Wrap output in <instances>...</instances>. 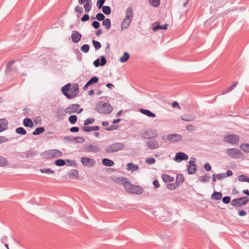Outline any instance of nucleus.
Instances as JSON below:
<instances>
[{
  "mask_svg": "<svg viewBox=\"0 0 249 249\" xmlns=\"http://www.w3.org/2000/svg\"><path fill=\"white\" fill-rule=\"evenodd\" d=\"M95 121V119L93 118H89L86 119L84 122V124L87 125L89 124L93 123Z\"/></svg>",
  "mask_w": 249,
  "mask_h": 249,
  "instance_id": "obj_52",
  "label": "nucleus"
},
{
  "mask_svg": "<svg viewBox=\"0 0 249 249\" xmlns=\"http://www.w3.org/2000/svg\"><path fill=\"white\" fill-rule=\"evenodd\" d=\"M168 24H165L164 25H156L155 26L153 27V30L154 31H156L158 30L161 29V30H166L167 29Z\"/></svg>",
  "mask_w": 249,
  "mask_h": 249,
  "instance_id": "obj_33",
  "label": "nucleus"
},
{
  "mask_svg": "<svg viewBox=\"0 0 249 249\" xmlns=\"http://www.w3.org/2000/svg\"><path fill=\"white\" fill-rule=\"evenodd\" d=\"M105 1L106 0H97L96 5L99 9L101 8L102 6H103V5Z\"/></svg>",
  "mask_w": 249,
  "mask_h": 249,
  "instance_id": "obj_59",
  "label": "nucleus"
},
{
  "mask_svg": "<svg viewBox=\"0 0 249 249\" xmlns=\"http://www.w3.org/2000/svg\"><path fill=\"white\" fill-rule=\"evenodd\" d=\"M74 142L79 143H82L85 141V139L81 137H76L74 138Z\"/></svg>",
  "mask_w": 249,
  "mask_h": 249,
  "instance_id": "obj_53",
  "label": "nucleus"
},
{
  "mask_svg": "<svg viewBox=\"0 0 249 249\" xmlns=\"http://www.w3.org/2000/svg\"><path fill=\"white\" fill-rule=\"evenodd\" d=\"M149 2L151 5L155 7H157L159 6L160 4V0H149Z\"/></svg>",
  "mask_w": 249,
  "mask_h": 249,
  "instance_id": "obj_49",
  "label": "nucleus"
},
{
  "mask_svg": "<svg viewBox=\"0 0 249 249\" xmlns=\"http://www.w3.org/2000/svg\"><path fill=\"white\" fill-rule=\"evenodd\" d=\"M8 164V161L4 157L0 156V167H4Z\"/></svg>",
  "mask_w": 249,
  "mask_h": 249,
  "instance_id": "obj_38",
  "label": "nucleus"
},
{
  "mask_svg": "<svg viewBox=\"0 0 249 249\" xmlns=\"http://www.w3.org/2000/svg\"><path fill=\"white\" fill-rule=\"evenodd\" d=\"M225 153L227 155L234 159H240L243 156L241 151L237 148H228L226 150Z\"/></svg>",
  "mask_w": 249,
  "mask_h": 249,
  "instance_id": "obj_5",
  "label": "nucleus"
},
{
  "mask_svg": "<svg viewBox=\"0 0 249 249\" xmlns=\"http://www.w3.org/2000/svg\"><path fill=\"white\" fill-rule=\"evenodd\" d=\"M193 160H191L189 162V165L187 166V170L189 174L191 175L196 173V165L195 163V158H192Z\"/></svg>",
  "mask_w": 249,
  "mask_h": 249,
  "instance_id": "obj_13",
  "label": "nucleus"
},
{
  "mask_svg": "<svg viewBox=\"0 0 249 249\" xmlns=\"http://www.w3.org/2000/svg\"><path fill=\"white\" fill-rule=\"evenodd\" d=\"M162 179L164 182H172L174 180V178L166 174H164L161 176Z\"/></svg>",
  "mask_w": 249,
  "mask_h": 249,
  "instance_id": "obj_26",
  "label": "nucleus"
},
{
  "mask_svg": "<svg viewBox=\"0 0 249 249\" xmlns=\"http://www.w3.org/2000/svg\"><path fill=\"white\" fill-rule=\"evenodd\" d=\"M178 186L175 183H170L166 185V187L170 190H173L178 187Z\"/></svg>",
  "mask_w": 249,
  "mask_h": 249,
  "instance_id": "obj_44",
  "label": "nucleus"
},
{
  "mask_svg": "<svg viewBox=\"0 0 249 249\" xmlns=\"http://www.w3.org/2000/svg\"><path fill=\"white\" fill-rule=\"evenodd\" d=\"M148 147L150 149H154L159 147V142L155 140H151L147 142Z\"/></svg>",
  "mask_w": 249,
  "mask_h": 249,
  "instance_id": "obj_20",
  "label": "nucleus"
},
{
  "mask_svg": "<svg viewBox=\"0 0 249 249\" xmlns=\"http://www.w3.org/2000/svg\"><path fill=\"white\" fill-rule=\"evenodd\" d=\"M146 163L148 164L151 165L155 162V160L153 158H148L145 160Z\"/></svg>",
  "mask_w": 249,
  "mask_h": 249,
  "instance_id": "obj_58",
  "label": "nucleus"
},
{
  "mask_svg": "<svg viewBox=\"0 0 249 249\" xmlns=\"http://www.w3.org/2000/svg\"><path fill=\"white\" fill-rule=\"evenodd\" d=\"M55 164L58 166H62L65 165L66 162L63 159H58L55 161Z\"/></svg>",
  "mask_w": 249,
  "mask_h": 249,
  "instance_id": "obj_46",
  "label": "nucleus"
},
{
  "mask_svg": "<svg viewBox=\"0 0 249 249\" xmlns=\"http://www.w3.org/2000/svg\"><path fill=\"white\" fill-rule=\"evenodd\" d=\"M71 83H68L61 88V91L63 94L69 99V97L70 96L69 95V93L68 92V91L70 90V88L71 87Z\"/></svg>",
  "mask_w": 249,
  "mask_h": 249,
  "instance_id": "obj_22",
  "label": "nucleus"
},
{
  "mask_svg": "<svg viewBox=\"0 0 249 249\" xmlns=\"http://www.w3.org/2000/svg\"><path fill=\"white\" fill-rule=\"evenodd\" d=\"M79 92V86L77 84H73L72 87L70 88L69 99L74 98Z\"/></svg>",
  "mask_w": 249,
  "mask_h": 249,
  "instance_id": "obj_12",
  "label": "nucleus"
},
{
  "mask_svg": "<svg viewBox=\"0 0 249 249\" xmlns=\"http://www.w3.org/2000/svg\"><path fill=\"white\" fill-rule=\"evenodd\" d=\"M101 149L97 144H89L85 148V151L87 152H97L100 151Z\"/></svg>",
  "mask_w": 249,
  "mask_h": 249,
  "instance_id": "obj_15",
  "label": "nucleus"
},
{
  "mask_svg": "<svg viewBox=\"0 0 249 249\" xmlns=\"http://www.w3.org/2000/svg\"><path fill=\"white\" fill-rule=\"evenodd\" d=\"M240 147L244 152L249 153V144L242 143L240 145Z\"/></svg>",
  "mask_w": 249,
  "mask_h": 249,
  "instance_id": "obj_41",
  "label": "nucleus"
},
{
  "mask_svg": "<svg viewBox=\"0 0 249 249\" xmlns=\"http://www.w3.org/2000/svg\"><path fill=\"white\" fill-rule=\"evenodd\" d=\"M125 147L123 142H114L106 146L105 151L107 153H113L123 150Z\"/></svg>",
  "mask_w": 249,
  "mask_h": 249,
  "instance_id": "obj_4",
  "label": "nucleus"
},
{
  "mask_svg": "<svg viewBox=\"0 0 249 249\" xmlns=\"http://www.w3.org/2000/svg\"><path fill=\"white\" fill-rule=\"evenodd\" d=\"M95 108L97 112L104 114H110L113 110V107L110 104L101 101L98 102Z\"/></svg>",
  "mask_w": 249,
  "mask_h": 249,
  "instance_id": "obj_2",
  "label": "nucleus"
},
{
  "mask_svg": "<svg viewBox=\"0 0 249 249\" xmlns=\"http://www.w3.org/2000/svg\"><path fill=\"white\" fill-rule=\"evenodd\" d=\"M249 178L245 175H240L238 176V180L241 182H248Z\"/></svg>",
  "mask_w": 249,
  "mask_h": 249,
  "instance_id": "obj_51",
  "label": "nucleus"
},
{
  "mask_svg": "<svg viewBox=\"0 0 249 249\" xmlns=\"http://www.w3.org/2000/svg\"><path fill=\"white\" fill-rule=\"evenodd\" d=\"M210 178V176L205 175L204 176H201L199 179L202 182H207L209 181Z\"/></svg>",
  "mask_w": 249,
  "mask_h": 249,
  "instance_id": "obj_42",
  "label": "nucleus"
},
{
  "mask_svg": "<svg viewBox=\"0 0 249 249\" xmlns=\"http://www.w3.org/2000/svg\"><path fill=\"white\" fill-rule=\"evenodd\" d=\"M127 169L129 171L134 172L139 169V166L138 165L133 164V163H128L127 164Z\"/></svg>",
  "mask_w": 249,
  "mask_h": 249,
  "instance_id": "obj_27",
  "label": "nucleus"
},
{
  "mask_svg": "<svg viewBox=\"0 0 249 249\" xmlns=\"http://www.w3.org/2000/svg\"><path fill=\"white\" fill-rule=\"evenodd\" d=\"M93 45L96 50H99L101 48L102 45L100 42L98 41L93 40H92Z\"/></svg>",
  "mask_w": 249,
  "mask_h": 249,
  "instance_id": "obj_47",
  "label": "nucleus"
},
{
  "mask_svg": "<svg viewBox=\"0 0 249 249\" xmlns=\"http://www.w3.org/2000/svg\"><path fill=\"white\" fill-rule=\"evenodd\" d=\"M91 25L96 29H98L100 25V23L97 21H93Z\"/></svg>",
  "mask_w": 249,
  "mask_h": 249,
  "instance_id": "obj_62",
  "label": "nucleus"
},
{
  "mask_svg": "<svg viewBox=\"0 0 249 249\" xmlns=\"http://www.w3.org/2000/svg\"><path fill=\"white\" fill-rule=\"evenodd\" d=\"M95 18H96L99 21H103V20H104L105 19V16L103 14H102L101 13H98L96 15V17L95 18H94V17H92V19H94Z\"/></svg>",
  "mask_w": 249,
  "mask_h": 249,
  "instance_id": "obj_43",
  "label": "nucleus"
},
{
  "mask_svg": "<svg viewBox=\"0 0 249 249\" xmlns=\"http://www.w3.org/2000/svg\"><path fill=\"white\" fill-rule=\"evenodd\" d=\"M77 120V117L75 115H71L69 118V121L71 124H74Z\"/></svg>",
  "mask_w": 249,
  "mask_h": 249,
  "instance_id": "obj_45",
  "label": "nucleus"
},
{
  "mask_svg": "<svg viewBox=\"0 0 249 249\" xmlns=\"http://www.w3.org/2000/svg\"><path fill=\"white\" fill-rule=\"evenodd\" d=\"M158 133L155 129H149L143 132L141 134V136L146 139H154L158 136Z\"/></svg>",
  "mask_w": 249,
  "mask_h": 249,
  "instance_id": "obj_10",
  "label": "nucleus"
},
{
  "mask_svg": "<svg viewBox=\"0 0 249 249\" xmlns=\"http://www.w3.org/2000/svg\"><path fill=\"white\" fill-rule=\"evenodd\" d=\"M130 55L127 52H124L123 56L120 58V61L122 63L126 62L129 58Z\"/></svg>",
  "mask_w": 249,
  "mask_h": 249,
  "instance_id": "obj_35",
  "label": "nucleus"
},
{
  "mask_svg": "<svg viewBox=\"0 0 249 249\" xmlns=\"http://www.w3.org/2000/svg\"><path fill=\"white\" fill-rule=\"evenodd\" d=\"M45 131V128L44 127H39L36 128L35 131L33 132V135H38L43 132H44Z\"/></svg>",
  "mask_w": 249,
  "mask_h": 249,
  "instance_id": "obj_36",
  "label": "nucleus"
},
{
  "mask_svg": "<svg viewBox=\"0 0 249 249\" xmlns=\"http://www.w3.org/2000/svg\"><path fill=\"white\" fill-rule=\"evenodd\" d=\"M239 136L236 134L226 135L223 139L224 142L230 143L232 145H236L239 142Z\"/></svg>",
  "mask_w": 249,
  "mask_h": 249,
  "instance_id": "obj_7",
  "label": "nucleus"
},
{
  "mask_svg": "<svg viewBox=\"0 0 249 249\" xmlns=\"http://www.w3.org/2000/svg\"><path fill=\"white\" fill-rule=\"evenodd\" d=\"M217 179L221 180L226 177L225 173L218 174L216 175Z\"/></svg>",
  "mask_w": 249,
  "mask_h": 249,
  "instance_id": "obj_63",
  "label": "nucleus"
},
{
  "mask_svg": "<svg viewBox=\"0 0 249 249\" xmlns=\"http://www.w3.org/2000/svg\"><path fill=\"white\" fill-rule=\"evenodd\" d=\"M101 8L103 12L107 15H109L111 12V8L109 6H103Z\"/></svg>",
  "mask_w": 249,
  "mask_h": 249,
  "instance_id": "obj_37",
  "label": "nucleus"
},
{
  "mask_svg": "<svg viewBox=\"0 0 249 249\" xmlns=\"http://www.w3.org/2000/svg\"><path fill=\"white\" fill-rule=\"evenodd\" d=\"M81 162L84 166L88 167H92L95 164L94 159L87 157H82Z\"/></svg>",
  "mask_w": 249,
  "mask_h": 249,
  "instance_id": "obj_11",
  "label": "nucleus"
},
{
  "mask_svg": "<svg viewBox=\"0 0 249 249\" xmlns=\"http://www.w3.org/2000/svg\"><path fill=\"white\" fill-rule=\"evenodd\" d=\"M101 59V63H100V66H103L105 65L107 63V60L106 59V57L104 55H102L100 56Z\"/></svg>",
  "mask_w": 249,
  "mask_h": 249,
  "instance_id": "obj_60",
  "label": "nucleus"
},
{
  "mask_svg": "<svg viewBox=\"0 0 249 249\" xmlns=\"http://www.w3.org/2000/svg\"><path fill=\"white\" fill-rule=\"evenodd\" d=\"M74 11L76 13H78L79 14H81L83 12V9L81 6L77 5L75 6V7L74 8Z\"/></svg>",
  "mask_w": 249,
  "mask_h": 249,
  "instance_id": "obj_57",
  "label": "nucleus"
},
{
  "mask_svg": "<svg viewBox=\"0 0 249 249\" xmlns=\"http://www.w3.org/2000/svg\"><path fill=\"white\" fill-rule=\"evenodd\" d=\"M222 194L221 192H217L216 191H214L213 193L212 194L211 196V198L213 200H219L222 198Z\"/></svg>",
  "mask_w": 249,
  "mask_h": 249,
  "instance_id": "obj_29",
  "label": "nucleus"
},
{
  "mask_svg": "<svg viewBox=\"0 0 249 249\" xmlns=\"http://www.w3.org/2000/svg\"><path fill=\"white\" fill-rule=\"evenodd\" d=\"M82 35L78 31H73L71 33V38L73 42L78 43L81 38Z\"/></svg>",
  "mask_w": 249,
  "mask_h": 249,
  "instance_id": "obj_17",
  "label": "nucleus"
},
{
  "mask_svg": "<svg viewBox=\"0 0 249 249\" xmlns=\"http://www.w3.org/2000/svg\"><path fill=\"white\" fill-rule=\"evenodd\" d=\"M133 9L131 7H129L126 10L125 16L121 25V29L122 30H124L128 27L133 19Z\"/></svg>",
  "mask_w": 249,
  "mask_h": 249,
  "instance_id": "obj_3",
  "label": "nucleus"
},
{
  "mask_svg": "<svg viewBox=\"0 0 249 249\" xmlns=\"http://www.w3.org/2000/svg\"><path fill=\"white\" fill-rule=\"evenodd\" d=\"M68 175L72 178H76L78 176V171L76 169L71 170L68 172Z\"/></svg>",
  "mask_w": 249,
  "mask_h": 249,
  "instance_id": "obj_32",
  "label": "nucleus"
},
{
  "mask_svg": "<svg viewBox=\"0 0 249 249\" xmlns=\"http://www.w3.org/2000/svg\"><path fill=\"white\" fill-rule=\"evenodd\" d=\"M8 122L6 119H0V132L6 130L8 128Z\"/></svg>",
  "mask_w": 249,
  "mask_h": 249,
  "instance_id": "obj_18",
  "label": "nucleus"
},
{
  "mask_svg": "<svg viewBox=\"0 0 249 249\" xmlns=\"http://www.w3.org/2000/svg\"><path fill=\"white\" fill-rule=\"evenodd\" d=\"M182 120L186 122H192L195 120V117L191 115L185 114L180 116Z\"/></svg>",
  "mask_w": 249,
  "mask_h": 249,
  "instance_id": "obj_24",
  "label": "nucleus"
},
{
  "mask_svg": "<svg viewBox=\"0 0 249 249\" xmlns=\"http://www.w3.org/2000/svg\"><path fill=\"white\" fill-rule=\"evenodd\" d=\"M83 110V109L82 108H80V105L79 104H73L70 105L69 107L66 108L64 111L66 113L71 114L76 112L79 114L82 112Z\"/></svg>",
  "mask_w": 249,
  "mask_h": 249,
  "instance_id": "obj_8",
  "label": "nucleus"
},
{
  "mask_svg": "<svg viewBox=\"0 0 249 249\" xmlns=\"http://www.w3.org/2000/svg\"><path fill=\"white\" fill-rule=\"evenodd\" d=\"M43 155L47 159H53L61 157L62 153L57 149H50L45 151Z\"/></svg>",
  "mask_w": 249,
  "mask_h": 249,
  "instance_id": "obj_6",
  "label": "nucleus"
},
{
  "mask_svg": "<svg viewBox=\"0 0 249 249\" xmlns=\"http://www.w3.org/2000/svg\"><path fill=\"white\" fill-rule=\"evenodd\" d=\"M89 15H88V14H84V15H83V16L81 18V20L82 21L84 22V21H86L89 20Z\"/></svg>",
  "mask_w": 249,
  "mask_h": 249,
  "instance_id": "obj_64",
  "label": "nucleus"
},
{
  "mask_svg": "<svg viewBox=\"0 0 249 249\" xmlns=\"http://www.w3.org/2000/svg\"><path fill=\"white\" fill-rule=\"evenodd\" d=\"M184 181V178L183 175L182 174H178L176 177V183L179 186L181 184H182Z\"/></svg>",
  "mask_w": 249,
  "mask_h": 249,
  "instance_id": "obj_31",
  "label": "nucleus"
},
{
  "mask_svg": "<svg viewBox=\"0 0 249 249\" xmlns=\"http://www.w3.org/2000/svg\"><path fill=\"white\" fill-rule=\"evenodd\" d=\"M40 172L43 174H53L54 172L50 168H43L40 170Z\"/></svg>",
  "mask_w": 249,
  "mask_h": 249,
  "instance_id": "obj_40",
  "label": "nucleus"
},
{
  "mask_svg": "<svg viewBox=\"0 0 249 249\" xmlns=\"http://www.w3.org/2000/svg\"><path fill=\"white\" fill-rule=\"evenodd\" d=\"M139 111L142 114L146 115L148 117L154 118L156 117V114L153 112H152L150 110L143 109V108H140L139 109Z\"/></svg>",
  "mask_w": 249,
  "mask_h": 249,
  "instance_id": "obj_21",
  "label": "nucleus"
},
{
  "mask_svg": "<svg viewBox=\"0 0 249 249\" xmlns=\"http://www.w3.org/2000/svg\"><path fill=\"white\" fill-rule=\"evenodd\" d=\"M15 131L17 133L22 135H25L27 133L26 130L22 127H19L16 128Z\"/></svg>",
  "mask_w": 249,
  "mask_h": 249,
  "instance_id": "obj_39",
  "label": "nucleus"
},
{
  "mask_svg": "<svg viewBox=\"0 0 249 249\" xmlns=\"http://www.w3.org/2000/svg\"><path fill=\"white\" fill-rule=\"evenodd\" d=\"M26 155L27 158L33 157L36 155V153L34 150L32 149H30L29 150L26 152Z\"/></svg>",
  "mask_w": 249,
  "mask_h": 249,
  "instance_id": "obj_50",
  "label": "nucleus"
},
{
  "mask_svg": "<svg viewBox=\"0 0 249 249\" xmlns=\"http://www.w3.org/2000/svg\"><path fill=\"white\" fill-rule=\"evenodd\" d=\"M118 127L119 126L118 125H111L109 127L106 128V130L107 131H111L113 130L117 129L118 128Z\"/></svg>",
  "mask_w": 249,
  "mask_h": 249,
  "instance_id": "obj_61",
  "label": "nucleus"
},
{
  "mask_svg": "<svg viewBox=\"0 0 249 249\" xmlns=\"http://www.w3.org/2000/svg\"><path fill=\"white\" fill-rule=\"evenodd\" d=\"M14 62V60H12L8 62L6 66V69L5 71V74H8L11 71H13L12 65Z\"/></svg>",
  "mask_w": 249,
  "mask_h": 249,
  "instance_id": "obj_23",
  "label": "nucleus"
},
{
  "mask_svg": "<svg viewBox=\"0 0 249 249\" xmlns=\"http://www.w3.org/2000/svg\"><path fill=\"white\" fill-rule=\"evenodd\" d=\"M89 50V46L88 44H84L81 47V51L83 53H87Z\"/></svg>",
  "mask_w": 249,
  "mask_h": 249,
  "instance_id": "obj_48",
  "label": "nucleus"
},
{
  "mask_svg": "<svg viewBox=\"0 0 249 249\" xmlns=\"http://www.w3.org/2000/svg\"><path fill=\"white\" fill-rule=\"evenodd\" d=\"M167 139L172 142H176L180 141L182 139V136L178 134H172L168 135Z\"/></svg>",
  "mask_w": 249,
  "mask_h": 249,
  "instance_id": "obj_16",
  "label": "nucleus"
},
{
  "mask_svg": "<svg viewBox=\"0 0 249 249\" xmlns=\"http://www.w3.org/2000/svg\"><path fill=\"white\" fill-rule=\"evenodd\" d=\"M189 158L188 156L182 152H179L176 153L175 157H174V160L178 162H180L183 160H187Z\"/></svg>",
  "mask_w": 249,
  "mask_h": 249,
  "instance_id": "obj_14",
  "label": "nucleus"
},
{
  "mask_svg": "<svg viewBox=\"0 0 249 249\" xmlns=\"http://www.w3.org/2000/svg\"><path fill=\"white\" fill-rule=\"evenodd\" d=\"M23 125L26 127H32L34 126V124L32 120L28 118H26L23 121Z\"/></svg>",
  "mask_w": 249,
  "mask_h": 249,
  "instance_id": "obj_28",
  "label": "nucleus"
},
{
  "mask_svg": "<svg viewBox=\"0 0 249 249\" xmlns=\"http://www.w3.org/2000/svg\"><path fill=\"white\" fill-rule=\"evenodd\" d=\"M85 3L84 5V8L86 12H89L91 10L92 6L91 0H85Z\"/></svg>",
  "mask_w": 249,
  "mask_h": 249,
  "instance_id": "obj_25",
  "label": "nucleus"
},
{
  "mask_svg": "<svg viewBox=\"0 0 249 249\" xmlns=\"http://www.w3.org/2000/svg\"><path fill=\"white\" fill-rule=\"evenodd\" d=\"M102 163L105 166L109 167L112 166L114 164L113 160L107 158L103 159L102 160Z\"/></svg>",
  "mask_w": 249,
  "mask_h": 249,
  "instance_id": "obj_30",
  "label": "nucleus"
},
{
  "mask_svg": "<svg viewBox=\"0 0 249 249\" xmlns=\"http://www.w3.org/2000/svg\"><path fill=\"white\" fill-rule=\"evenodd\" d=\"M123 186L126 191L128 193L133 194H142L143 190L142 187L138 185H133L130 183L127 180V179L126 178H124L122 180Z\"/></svg>",
  "mask_w": 249,
  "mask_h": 249,
  "instance_id": "obj_1",
  "label": "nucleus"
},
{
  "mask_svg": "<svg viewBox=\"0 0 249 249\" xmlns=\"http://www.w3.org/2000/svg\"><path fill=\"white\" fill-rule=\"evenodd\" d=\"M102 25L106 27L107 30H109L111 27V21L109 18H106L103 20Z\"/></svg>",
  "mask_w": 249,
  "mask_h": 249,
  "instance_id": "obj_34",
  "label": "nucleus"
},
{
  "mask_svg": "<svg viewBox=\"0 0 249 249\" xmlns=\"http://www.w3.org/2000/svg\"><path fill=\"white\" fill-rule=\"evenodd\" d=\"M231 197L229 196H226L222 198V201L224 204H228L231 201Z\"/></svg>",
  "mask_w": 249,
  "mask_h": 249,
  "instance_id": "obj_54",
  "label": "nucleus"
},
{
  "mask_svg": "<svg viewBox=\"0 0 249 249\" xmlns=\"http://www.w3.org/2000/svg\"><path fill=\"white\" fill-rule=\"evenodd\" d=\"M81 129L84 131L87 132L93 131L92 126H82Z\"/></svg>",
  "mask_w": 249,
  "mask_h": 249,
  "instance_id": "obj_56",
  "label": "nucleus"
},
{
  "mask_svg": "<svg viewBox=\"0 0 249 249\" xmlns=\"http://www.w3.org/2000/svg\"><path fill=\"white\" fill-rule=\"evenodd\" d=\"M98 81L99 78L98 77L95 76L91 77L84 86L83 89L84 90H86L89 86L92 85V84L97 83Z\"/></svg>",
  "mask_w": 249,
  "mask_h": 249,
  "instance_id": "obj_19",
  "label": "nucleus"
},
{
  "mask_svg": "<svg viewBox=\"0 0 249 249\" xmlns=\"http://www.w3.org/2000/svg\"><path fill=\"white\" fill-rule=\"evenodd\" d=\"M249 201V197L245 196L233 199L231 201V205L233 207L237 208L246 205Z\"/></svg>",
  "mask_w": 249,
  "mask_h": 249,
  "instance_id": "obj_9",
  "label": "nucleus"
},
{
  "mask_svg": "<svg viewBox=\"0 0 249 249\" xmlns=\"http://www.w3.org/2000/svg\"><path fill=\"white\" fill-rule=\"evenodd\" d=\"M186 130L188 131H194L196 130L195 127L192 124H188L185 127Z\"/></svg>",
  "mask_w": 249,
  "mask_h": 249,
  "instance_id": "obj_55",
  "label": "nucleus"
}]
</instances>
